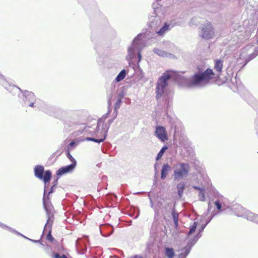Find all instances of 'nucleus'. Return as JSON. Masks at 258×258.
I'll return each mask as SVG.
<instances>
[{
  "label": "nucleus",
  "mask_w": 258,
  "mask_h": 258,
  "mask_svg": "<svg viewBox=\"0 0 258 258\" xmlns=\"http://www.w3.org/2000/svg\"><path fill=\"white\" fill-rule=\"evenodd\" d=\"M54 258H61V256L58 253H55L53 256Z\"/></svg>",
  "instance_id": "28"
},
{
  "label": "nucleus",
  "mask_w": 258,
  "mask_h": 258,
  "mask_svg": "<svg viewBox=\"0 0 258 258\" xmlns=\"http://www.w3.org/2000/svg\"><path fill=\"white\" fill-rule=\"evenodd\" d=\"M199 199L202 201H204L205 199L204 189H201L199 194Z\"/></svg>",
  "instance_id": "22"
},
{
  "label": "nucleus",
  "mask_w": 258,
  "mask_h": 258,
  "mask_svg": "<svg viewBox=\"0 0 258 258\" xmlns=\"http://www.w3.org/2000/svg\"><path fill=\"white\" fill-rule=\"evenodd\" d=\"M169 29V25L167 23L164 24V25L159 30V31L157 32V33L159 35H163L166 31H167Z\"/></svg>",
  "instance_id": "15"
},
{
  "label": "nucleus",
  "mask_w": 258,
  "mask_h": 258,
  "mask_svg": "<svg viewBox=\"0 0 258 258\" xmlns=\"http://www.w3.org/2000/svg\"><path fill=\"white\" fill-rule=\"evenodd\" d=\"M214 205L218 210H220L221 209L222 206L219 201H215L214 202Z\"/></svg>",
  "instance_id": "25"
},
{
  "label": "nucleus",
  "mask_w": 258,
  "mask_h": 258,
  "mask_svg": "<svg viewBox=\"0 0 258 258\" xmlns=\"http://www.w3.org/2000/svg\"><path fill=\"white\" fill-rule=\"evenodd\" d=\"M177 192L179 197H181L183 190L185 188V184L183 182H181L177 185Z\"/></svg>",
  "instance_id": "12"
},
{
  "label": "nucleus",
  "mask_w": 258,
  "mask_h": 258,
  "mask_svg": "<svg viewBox=\"0 0 258 258\" xmlns=\"http://www.w3.org/2000/svg\"><path fill=\"white\" fill-rule=\"evenodd\" d=\"M61 258H68V257L66 255L62 254V255H61Z\"/></svg>",
  "instance_id": "32"
},
{
  "label": "nucleus",
  "mask_w": 258,
  "mask_h": 258,
  "mask_svg": "<svg viewBox=\"0 0 258 258\" xmlns=\"http://www.w3.org/2000/svg\"><path fill=\"white\" fill-rule=\"evenodd\" d=\"M189 169V165L188 163H180L177 164L174 171L175 179H179L186 176L188 174Z\"/></svg>",
  "instance_id": "5"
},
{
  "label": "nucleus",
  "mask_w": 258,
  "mask_h": 258,
  "mask_svg": "<svg viewBox=\"0 0 258 258\" xmlns=\"http://www.w3.org/2000/svg\"><path fill=\"white\" fill-rule=\"evenodd\" d=\"M170 169L171 167L168 164H166L163 165L161 170V179H164L166 177L168 172L170 170Z\"/></svg>",
  "instance_id": "10"
},
{
  "label": "nucleus",
  "mask_w": 258,
  "mask_h": 258,
  "mask_svg": "<svg viewBox=\"0 0 258 258\" xmlns=\"http://www.w3.org/2000/svg\"><path fill=\"white\" fill-rule=\"evenodd\" d=\"M154 52L158 54L159 55L161 56H166V55H167V53L165 51H163L159 49H155L154 50Z\"/></svg>",
  "instance_id": "20"
},
{
  "label": "nucleus",
  "mask_w": 258,
  "mask_h": 258,
  "mask_svg": "<svg viewBox=\"0 0 258 258\" xmlns=\"http://www.w3.org/2000/svg\"><path fill=\"white\" fill-rule=\"evenodd\" d=\"M75 144V142H72L71 143H70V146H73Z\"/></svg>",
  "instance_id": "33"
},
{
  "label": "nucleus",
  "mask_w": 258,
  "mask_h": 258,
  "mask_svg": "<svg viewBox=\"0 0 258 258\" xmlns=\"http://www.w3.org/2000/svg\"><path fill=\"white\" fill-rule=\"evenodd\" d=\"M35 176L39 179L43 181L45 184L48 183L51 177V172L50 170L44 172V168L42 165H36L34 168Z\"/></svg>",
  "instance_id": "4"
},
{
  "label": "nucleus",
  "mask_w": 258,
  "mask_h": 258,
  "mask_svg": "<svg viewBox=\"0 0 258 258\" xmlns=\"http://www.w3.org/2000/svg\"><path fill=\"white\" fill-rule=\"evenodd\" d=\"M106 119V117H103L98 120L97 126L96 127L97 131H98L100 126H102V127H103Z\"/></svg>",
  "instance_id": "17"
},
{
  "label": "nucleus",
  "mask_w": 258,
  "mask_h": 258,
  "mask_svg": "<svg viewBox=\"0 0 258 258\" xmlns=\"http://www.w3.org/2000/svg\"><path fill=\"white\" fill-rule=\"evenodd\" d=\"M75 168V164H71V165L62 167L58 169L56 172L57 175L61 176L64 174L71 172Z\"/></svg>",
  "instance_id": "8"
},
{
  "label": "nucleus",
  "mask_w": 258,
  "mask_h": 258,
  "mask_svg": "<svg viewBox=\"0 0 258 258\" xmlns=\"http://www.w3.org/2000/svg\"><path fill=\"white\" fill-rule=\"evenodd\" d=\"M138 56H139V60H140L141 58V54L139 53V55H138Z\"/></svg>",
  "instance_id": "34"
},
{
  "label": "nucleus",
  "mask_w": 258,
  "mask_h": 258,
  "mask_svg": "<svg viewBox=\"0 0 258 258\" xmlns=\"http://www.w3.org/2000/svg\"><path fill=\"white\" fill-rule=\"evenodd\" d=\"M214 35L213 28L211 23L208 22L204 25L202 29V37L206 39H209L213 37Z\"/></svg>",
  "instance_id": "6"
},
{
  "label": "nucleus",
  "mask_w": 258,
  "mask_h": 258,
  "mask_svg": "<svg viewBox=\"0 0 258 258\" xmlns=\"http://www.w3.org/2000/svg\"><path fill=\"white\" fill-rule=\"evenodd\" d=\"M223 61L220 59L214 60V69L217 74L214 72L211 68H207L203 72L201 68L198 67V72L195 73L191 77L190 84L192 85H201L209 84L211 81H216L220 78L223 69Z\"/></svg>",
  "instance_id": "1"
},
{
  "label": "nucleus",
  "mask_w": 258,
  "mask_h": 258,
  "mask_svg": "<svg viewBox=\"0 0 258 258\" xmlns=\"http://www.w3.org/2000/svg\"><path fill=\"white\" fill-rule=\"evenodd\" d=\"M67 157L72 161V164H75L76 166L77 164L76 161L75 159L73 157V156L71 155L69 152H68L67 153Z\"/></svg>",
  "instance_id": "23"
},
{
  "label": "nucleus",
  "mask_w": 258,
  "mask_h": 258,
  "mask_svg": "<svg viewBox=\"0 0 258 258\" xmlns=\"http://www.w3.org/2000/svg\"><path fill=\"white\" fill-rule=\"evenodd\" d=\"M197 222H195L194 223L193 225H192V226L190 228V230L188 232V235H191L195 232L196 229L197 228Z\"/></svg>",
  "instance_id": "21"
},
{
  "label": "nucleus",
  "mask_w": 258,
  "mask_h": 258,
  "mask_svg": "<svg viewBox=\"0 0 258 258\" xmlns=\"http://www.w3.org/2000/svg\"><path fill=\"white\" fill-rule=\"evenodd\" d=\"M167 149V147L165 146H164L161 149V150L160 151V152L158 153V155H157V160H158L160 158H161V157L163 156V153H164V152Z\"/></svg>",
  "instance_id": "19"
},
{
  "label": "nucleus",
  "mask_w": 258,
  "mask_h": 258,
  "mask_svg": "<svg viewBox=\"0 0 258 258\" xmlns=\"http://www.w3.org/2000/svg\"><path fill=\"white\" fill-rule=\"evenodd\" d=\"M45 207H46L45 206ZM46 212L48 215V219L46 224H45L44 230H46L47 227H48L49 229H51V226L53 222V215H51L50 213L48 212V211L47 209H46Z\"/></svg>",
  "instance_id": "11"
},
{
  "label": "nucleus",
  "mask_w": 258,
  "mask_h": 258,
  "mask_svg": "<svg viewBox=\"0 0 258 258\" xmlns=\"http://www.w3.org/2000/svg\"><path fill=\"white\" fill-rule=\"evenodd\" d=\"M121 103V100L120 99H118L117 101L116 102L115 105H114V109L117 110L119 108L120 106V104Z\"/></svg>",
  "instance_id": "24"
},
{
  "label": "nucleus",
  "mask_w": 258,
  "mask_h": 258,
  "mask_svg": "<svg viewBox=\"0 0 258 258\" xmlns=\"http://www.w3.org/2000/svg\"><path fill=\"white\" fill-rule=\"evenodd\" d=\"M106 132H107V130H106L105 128H104L103 129V131L102 132V135L101 136V138H100V139H95L94 138H87L86 139V140L89 141H93V142H96V143L102 142L105 140V139L106 138Z\"/></svg>",
  "instance_id": "9"
},
{
  "label": "nucleus",
  "mask_w": 258,
  "mask_h": 258,
  "mask_svg": "<svg viewBox=\"0 0 258 258\" xmlns=\"http://www.w3.org/2000/svg\"><path fill=\"white\" fill-rule=\"evenodd\" d=\"M155 135L162 142H164L168 140L167 132L164 126H157L156 128Z\"/></svg>",
  "instance_id": "7"
},
{
  "label": "nucleus",
  "mask_w": 258,
  "mask_h": 258,
  "mask_svg": "<svg viewBox=\"0 0 258 258\" xmlns=\"http://www.w3.org/2000/svg\"><path fill=\"white\" fill-rule=\"evenodd\" d=\"M165 253L168 258H173L175 255L173 249L172 248H165Z\"/></svg>",
  "instance_id": "13"
},
{
  "label": "nucleus",
  "mask_w": 258,
  "mask_h": 258,
  "mask_svg": "<svg viewBox=\"0 0 258 258\" xmlns=\"http://www.w3.org/2000/svg\"><path fill=\"white\" fill-rule=\"evenodd\" d=\"M29 96H30V97L32 98V100H34L35 99V96H34V94L33 93H30L29 94Z\"/></svg>",
  "instance_id": "27"
},
{
  "label": "nucleus",
  "mask_w": 258,
  "mask_h": 258,
  "mask_svg": "<svg viewBox=\"0 0 258 258\" xmlns=\"http://www.w3.org/2000/svg\"><path fill=\"white\" fill-rule=\"evenodd\" d=\"M29 105L30 107H33V106H34V102H31L29 104Z\"/></svg>",
  "instance_id": "31"
},
{
  "label": "nucleus",
  "mask_w": 258,
  "mask_h": 258,
  "mask_svg": "<svg viewBox=\"0 0 258 258\" xmlns=\"http://www.w3.org/2000/svg\"><path fill=\"white\" fill-rule=\"evenodd\" d=\"M171 77V75L168 73H164L158 80L156 89V97L157 99L160 98L164 93V89L168 84V81Z\"/></svg>",
  "instance_id": "3"
},
{
  "label": "nucleus",
  "mask_w": 258,
  "mask_h": 258,
  "mask_svg": "<svg viewBox=\"0 0 258 258\" xmlns=\"http://www.w3.org/2000/svg\"><path fill=\"white\" fill-rule=\"evenodd\" d=\"M130 258H143V257L139 255H135L132 257H131Z\"/></svg>",
  "instance_id": "29"
},
{
  "label": "nucleus",
  "mask_w": 258,
  "mask_h": 258,
  "mask_svg": "<svg viewBox=\"0 0 258 258\" xmlns=\"http://www.w3.org/2000/svg\"><path fill=\"white\" fill-rule=\"evenodd\" d=\"M126 76L125 71L124 70H122L116 77V81L117 82H120L123 80Z\"/></svg>",
  "instance_id": "16"
},
{
  "label": "nucleus",
  "mask_w": 258,
  "mask_h": 258,
  "mask_svg": "<svg viewBox=\"0 0 258 258\" xmlns=\"http://www.w3.org/2000/svg\"><path fill=\"white\" fill-rule=\"evenodd\" d=\"M234 213L238 217H242L248 220L258 224V215L247 211L240 205L236 206L233 209Z\"/></svg>",
  "instance_id": "2"
},
{
  "label": "nucleus",
  "mask_w": 258,
  "mask_h": 258,
  "mask_svg": "<svg viewBox=\"0 0 258 258\" xmlns=\"http://www.w3.org/2000/svg\"><path fill=\"white\" fill-rule=\"evenodd\" d=\"M257 43H258V39H257Z\"/></svg>",
  "instance_id": "35"
},
{
  "label": "nucleus",
  "mask_w": 258,
  "mask_h": 258,
  "mask_svg": "<svg viewBox=\"0 0 258 258\" xmlns=\"http://www.w3.org/2000/svg\"><path fill=\"white\" fill-rule=\"evenodd\" d=\"M51 231L52 229L51 228L49 229L48 233L46 236V239L51 242H53L54 241V238L51 235Z\"/></svg>",
  "instance_id": "18"
},
{
  "label": "nucleus",
  "mask_w": 258,
  "mask_h": 258,
  "mask_svg": "<svg viewBox=\"0 0 258 258\" xmlns=\"http://www.w3.org/2000/svg\"><path fill=\"white\" fill-rule=\"evenodd\" d=\"M189 251H190V249L189 248H186L185 250L186 254L184 255L182 253H180L179 255V257H182V256H185L186 255H187L188 254V253L189 252Z\"/></svg>",
  "instance_id": "26"
},
{
  "label": "nucleus",
  "mask_w": 258,
  "mask_h": 258,
  "mask_svg": "<svg viewBox=\"0 0 258 258\" xmlns=\"http://www.w3.org/2000/svg\"><path fill=\"white\" fill-rule=\"evenodd\" d=\"M172 215L174 220L175 226L176 228H177L178 226V213L176 212L175 210H173L172 211Z\"/></svg>",
  "instance_id": "14"
},
{
  "label": "nucleus",
  "mask_w": 258,
  "mask_h": 258,
  "mask_svg": "<svg viewBox=\"0 0 258 258\" xmlns=\"http://www.w3.org/2000/svg\"><path fill=\"white\" fill-rule=\"evenodd\" d=\"M193 188L195 189H197V190H198L199 191L201 190V189H202L203 188H201V187H198V186H193Z\"/></svg>",
  "instance_id": "30"
}]
</instances>
